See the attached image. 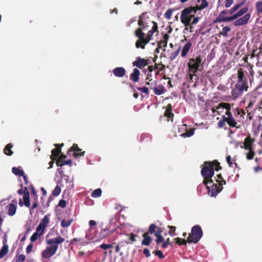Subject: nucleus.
<instances>
[{
  "mask_svg": "<svg viewBox=\"0 0 262 262\" xmlns=\"http://www.w3.org/2000/svg\"><path fill=\"white\" fill-rule=\"evenodd\" d=\"M146 14V12H143L139 16L138 21V25L139 27L135 32V36L138 38V40L136 41L135 43L137 48H140L144 49L145 45L147 44L151 40L154 33L155 32L158 33L159 32L157 23L152 21L153 26L151 29L148 32L146 37H144L145 33L143 32V30H146L148 27L146 21L144 20V16Z\"/></svg>",
  "mask_w": 262,
  "mask_h": 262,
  "instance_id": "nucleus-1",
  "label": "nucleus"
},
{
  "mask_svg": "<svg viewBox=\"0 0 262 262\" xmlns=\"http://www.w3.org/2000/svg\"><path fill=\"white\" fill-rule=\"evenodd\" d=\"M245 73L247 72L242 68H239L237 70L236 83L231 92L233 100L236 99L243 94L244 92H247L248 90V81L245 74Z\"/></svg>",
  "mask_w": 262,
  "mask_h": 262,
  "instance_id": "nucleus-2",
  "label": "nucleus"
},
{
  "mask_svg": "<svg viewBox=\"0 0 262 262\" xmlns=\"http://www.w3.org/2000/svg\"><path fill=\"white\" fill-rule=\"evenodd\" d=\"M64 241V238L62 237L58 234V236L56 238L47 239L46 243L48 245H52L51 246L47 247L41 252V256L45 258H49L54 255L58 249V244L62 243Z\"/></svg>",
  "mask_w": 262,
  "mask_h": 262,
  "instance_id": "nucleus-3",
  "label": "nucleus"
},
{
  "mask_svg": "<svg viewBox=\"0 0 262 262\" xmlns=\"http://www.w3.org/2000/svg\"><path fill=\"white\" fill-rule=\"evenodd\" d=\"M201 174L204 178L203 184L207 185L208 184L213 183L212 179L214 174V168L212 167L210 161H205L201 171Z\"/></svg>",
  "mask_w": 262,
  "mask_h": 262,
  "instance_id": "nucleus-4",
  "label": "nucleus"
},
{
  "mask_svg": "<svg viewBox=\"0 0 262 262\" xmlns=\"http://www.w3.org/2000/svg\"><path fill=\"white\" fill-rule=\"evenodd\" d=\"M202 236L203 231L201 227L199 225H195L192 228L191 233L189 234L187 238L188 243L196 244Z\"/></svg>",
  "mask_w": 262,
  "mask_h": 262,
  "instance_id": "nucleus-5",
  "label": "nucleus"
},
{
  "mask_svg": "<svg viewBox=\"0 0 262 262\" xmlns=\"http://www.w3.org/2000/svg\"><path fill=\"white\" fill-rule=\"evenodd\" d=\"M202 62V58L201 56H197L195 58H190L187 63L189 72L196 73L199 70V67Z\"/></svg>",
  "mask_w": 262,
  "mask_h": 262,
  "instance_id": "nucleus-6",
  "label": "nucleus"
},
{
  "mask_svg": "<svg viewBox=\"0 0 262 262\" xmlns=\"http://www.w3.org/2000/svg\"><path fill=\"white\" fill-rule=\"evenodd\" d=\"M212 185L211 187L207 185L206 187L210 195L213 197L216 196L217 194L222 191L223 189V183L213 184L212 183Z\"/></svg>",
  "mask_w": 262,
  "mask_h": 262,
  "instance_id": "nucleus-7",
  "label": "nucleus"
},
{
  "mask_svg": "<svg viewBox=\"0 0 262 262\" xmlns=\"http://www.w3.org/2000/svg\"><path fill=\"white\" fill-rule=\"evenodd\" d=\"M49 221L50 220L48 215H45L37 227L35 232L39 234L40 236L43 235L45 228L47 225L49 224Z\"/></svg>",
  "mask_w": 262,
  "mask_h": 262,
  "instance_id": "nucleus-8",
  "label": "nucleus"
},
{
  "mask_svg": "<svg viewBox=\"0 0 262 262\" xmlns=\"http://www.w3.org/2000/svg\"><path fill=\"white\" fill-rule=\"evenodd\" d=\"M71 152H73L72 155L75 158L83 156L85 153L84 151H81V149H80L78 147V145L75 143H74L72 146L68 150L67 154L68 155H70Z\"/></svg>",
  "mask_w": 262,
  "mask_h": 262,
  "instance_id": "nucleus-9",
  "label": "nucleus"
},
{
  "mask_svg": "<svg viewBox=\"0 0 262 262\" xmlns=\"http://www.w3.org/2000/svg\"><path fill=\"white\" fill-rule=\"evenodd\" d=\"M149 64V60L142 58L139 56L137 57L136 60L132 63L133 66L142 69Z\"/></svg>",
  "mask_w": 262,
  "mask_h": 262,
  "instance_id": "nucleus-10",
  "label": "nucleus"
},
{
  "mask_svg": "<svg viewBox=\"0 0 262 262\" xmlns=\"http://www.w3.org/2000/svg\"><path fill=\"white\" fill-rule=\"evenodd\" d=\"M189 11L188 9L185 8L181 12L180 16L181 21L186 27H188L190 25Z\"/></svg>",
  "mask_w": 262,
  "mask_h": 262,
  "instance_id": "nucleus-11",
  "label": "nucleus"
},
{
  "mask_svg": "<svg viewBox=\"0 0 262 262\" xmlns=\"http://www.w3.org/2000/svg\"><path fill=\"white\" fill-rule=\"evenodd\" d=\"M226 116H223V118L225 119L226 122L230 127H236V128H239L238 126H236L237 122L235 121L234 119L232 113L230 111H226L225 113Z\"/></svg>",
  "mask_w": 262,
  "mask_h": 262,
  "instance_id": "nucleus-12",
  "label": "nucleus"
},
{
  "mask_svg": "<svg viewBox=\"0 0 262 262\" xmlns=\"http://www.w3.org/2000/svg\"><path fill=\"white\" fill-rule=\"evenodd\" d=\"M250 17V14L247 13L243 17L234 21V25L235 26H239L246 25L249 20Z\"/></svg>",
  "mask_w": 262,
  "mask_h": 262,
  "instance_id": "nucleus-13",
  "label": "nucleus"
},
{
  "mask_svg": "<svg viewBox=\"0 0 262 262\" xmlns=\"http://www.w3.org/2000/svg\"><path fill=\"white\" fill-rule=\"evenodd\" d=\"M254 142V140L252 139L250 135L247 136L244 140V148L246 150H249L253 149V144ZM241 148H243L242 146H241Z\"/></svg>",
  "mask_w": 262,
  "mask_h": 262,
  "instance_id": "nucleus-14",
  "label": "nucleus"
},
{
  "mask_svg": "<svg viewBox=\"0 0 262 262\" xmlns=\"http://www.w3.org/2000/svg\"><path fill=\"white\" fill-rule=\"evenodd\" d=\"M16 200L14 199L12 201L11 203L8 205V214L9 215L13 216L15 214L16 211Z\"/></svg>",
  "mask_w": 262,
  "mask_h": 262,
  "instance_id": "nucleus-15",
  "label": "nucleus"
},
{
  "mask_svg": "<svg viewBox=\"0 0 262 262\" xmlns=\"http://www.w3.org/2000/svg\"><path fill=\"white\" fill-rule=\"evenodd\" d=\"M192 45V43L191 41H188L185 43L181 51V55L182 57H185L186 56L189 51L191 49Z\"/></svg>",
  "mask_w": 262,
  "mask_h": 262,
  "instance_id": "nucleus-16",
  "label": "nucleus"
},
{
  "mask_svg": "<svg viewBox=\"0 0 262 262\" xmlns=\"http://www.w3.org/2000/svg\"><path fill=\"white\" fill-rule=\"evenodd\" d=\"M113 72L115 76L118 77H122L125 75L126 70L123 67H117L113 70Z\"/></svg>",
  "mask_w": 262,
  "mask_h": 262,
  "instance_id": "nucleus-17",
  "label": "nucleus"
},
{
  "mask_svg": "<svg viewBox=\"0 0 262 262\" xmlns=\"http://www.w3.org/2000/svg\"><path fill=\"white\" fill-rule=\"evenodd\" d=\"M54 146L56 148L52 150V155L50 156V158L52 160H56V158L59 156L61 151V149L58 148L59 145L58 144H55Z\"/></svg>",
  "mask_w": 262,
  "mask_h": 262,
  "instance_id": "nucleus-18",
  "label": "nucleus"
},
{
  "mask_svg": "<svg viewBox=\"0 0 262 262\" xmlns=\"http://www.w3.org/2000/svg\"><path fill=\"white\" fill-rule=\"evenodd\" d=\"M150 89H152L155 94L157 95H161L166 91L165 88L163 85H159L153 88L150 86Z\"/></svg>",
  "mask_w": 262,
  "mask_h": 262,
  "instance_id": "nucleus-19",
  "label": "nucleus"
},
{
  "mask_svg": "<svg viewBox=\"0 0 262 262\" xmlns=\"http://www.w3.org/2000/svg\"><path fill=\"white\" fill-rule=\"evenodd\" d=\"M169 36L167 34H165L163 37V39L158 42L159 48H164V51L165 50V48L167 47L168 40Z\"/></svg>",
  "mask_w": 262,
  "mask_h": 262,
  "instance_id": "nucleus-20",
  "label": "nucleus"
},
{
  "mask_svg": "<svg viewBox=\"0 0 262 262\" xmlns=\"http://www.w3.org/2000/svg\"><path fill=\"white\" fill-rule=\"evenodd\" d=\"M140 72L137 68L133 70V73L130 75V79L135 82L139 81Z\"/></svg>",
  "mask_w": 262,
  "mask_h": 262,
  "instance_id": "nucleus-21",
  "label": "nucleus"
},
{
  "mask_svg": "<svg viewBox=\"0 0 262 262\" xmlns=\"http://www.w3.org/2000/svg\"><path fill=\"white\" fill-rule=\"evenodd\" d=\"M142 237L143 239L141 242V244L144 246H149L152 241L151 237L146 232L142 234Z\"/></svg>",
  "mask_w": 262,
  "mask_h": 262,
  "instance_id": "nucleus-22",
  "label": "nucleus"
},
{
  "mask_svg": "<svg viewBox=\"0 0 262 262\" xmlns=\"http://www.w3.org/2000/svg\"><path fill=\"white\" fill-rule=\"evenodd\" d=\"M172 105L171 104H168L167 105L166 110L165 112V115L168 118V120H171V121H172L173 117V114L172 112Z\"/></svg>",
  "mask_w": 262,
  "mask_h": 262,
  "instance_id": "nucleus-23",
  "label": "nucleus"
},
{
  "mask_svg": "<svg viewBox=\"0 0 262 262\" xmlns=\"http://www.w3.org/2000/svg\"><path fill=\"white\" fill-rule=\"evenodd\" d=\"M228 13V10H223L221 11L219 15V16L213 21L214 23H221V22H227V21H220L222 19L225 18L226 17L224 16Z\"/></svg>",
  "mask_w": 262,
  "mask_h": 262,
  "instance_id": "nucleus-24",
  "label": "nucleus"
},
{
  "mask_svg": "<svg viewBox=\"0 0 262 262\" xmlns=\"http://www.w3.org/2000/svg\"><path fill=\"white\" fill-rule=\"evenodd\" d=\"M113 233V231H110L107 228L102 229L99 233V237L101 238H104L108 237Z\"/></svg>",
  "mask_w": 262,
  "mask_h": 262,
  "instance_id": "nucleus-25",
  "label": "nucleus"
},
{
  "mask_svg": "<svg viewBox=\"0 0 262 262\" xmlns=\"http://www.w3.org/2000/svg\"><path fill=\"white\" fill-rule=\"evenodd\" d=\"M13 145L11 143L8 144L4 149V152L5 155L11 156L13 155V151L11 150Z\"/></svg>",
  "mask_w": 262,
  "mask_h": 262,
  "instance_id": "nucleus-26",
  "label": "nucleus"
},
{
  "mask_svg": "<svg viewBox=\"0 0 262 262\" xmlns=\"http://www.w3.org/2000/svg\"><path fill=\"white\" fill-rule=\"evenodd\" d=\"M210 163H211L212 167H213V168H214V171H219L222 169V167L220 165V163L219 162H218L217 160H214L212 161H210Z\"/></svg>",
  "mask_w": 262,
  "mask_h": 262,
  "instance_id": "nucleus-27",
  "label": "nucleus"
},
{
  "mask_svg": "<svg viewBox=\"0 0 262 262\" xmlns=\"http://www.w3.org/2000/svg\"><path fill=\"white\" fill-rule=\"evenodd\" d=\"M221 108H225L227 111H230L231 105L228 103L221 102L218 104L216 108L220 109Z\"/></svg>",
  "mask_w": 262,
  "mask_h": 262,
  "instance_id": "nucleus-28",
  "label": "nucleus"
},
{
  "mask_svg": "<svg viewBox=\"0 0 262 262\" xmlns=\"http://www.w3.org/2000/svg\"><path fill=\"white\" fill-rule=\"evenodd\" d=\"M8 252V246L4 245L0 250V258H3Z\"/></svg>",
  "mask_w": 262,
  "mask_h": 262,
  "instance_id": "nucleus-29",
  "label": "nucleus"
},
{
  "mask_svg": "<svg viewBox=\"0 0 262 262\" xmlns=\"http://www.w3.org/2000/svg\"><path fill=\"white\" fill-rule=\"evenodd\" d=\"M23 202L24 205L27 207H30V195H28V193L23 196Z\"/></svg>",
  "mask_w": 262,
  "mask_h": 262,
  "instance_id": "nucleus-30",
  "label": "nucleus"
},
{
  "mask_svg": "<svg viewBox=\"0 0 262 262\" xmlns=\"http://www.w3.org/2000/svg\"><path fill=\"white\" fill-rule=\"evenodd\" d=\"M157 228H158V227L155 224H151L149 226L148 231L146 232V233H147L148 234H155V232H156Z\"/></svg>",
  "mask_w": 262,
  "mask_h": 262,
  "instance_id": "nucleus-31",
  "label": "nucleus"
},
{
  "mask_svg": "<svg viewBox=\"0 0 262 262\" xmlns=\"http://www.w3.org/2000/svg\"><path fill=\"white\" fill-rule=\"evenodd\" d=\"M73 221V219H71L69 220H66L63 219L61 222V226L62 228H67L71 225Z\"/></svg>",
  "mask_w": 262,
  "mask_h": 262,
  "instance_id": "nucleus-32",
  "label": "nucleus"
},
{
  "mask_svg": "<svg viewBox=\"0 0 262 262\" xmlns=\"http://www.w3.org/2000/svg\"><path fill=\"white\" fill-rule=\"evenodd\" d=\"M12 172L16 176H22L25 173L24 171L17 167H14L12 169Z\"/></svg>",
  "mask_w": 262,
  "mask_h": 262,
  "instance_id": "nucleus-33",
  "label": "nucleus"
},
{
  "mask_svg": "<svg viewBox=\"0 0 262 262\" xmlns=\"http://www.w3.org/2000/svg\"><path fill=\"white\" fill-rule=\"evenodd\" d=\"M102 190L100 188H98L94 190L91 194L93 198H97L101 195Z\"/></svg>",
  "mask_w": 262,
  "mask_h": 262,
  "instance_id": "nucleus-34",
  "label": "nucleus"
},
{
  "mask_svg": "<svg viewBox=\"0 0 262 262\" xmlns=\"http://www.w3.org/2000/svg\"><path fill=\"white\" fill-rule=\"evenodd\" d=\"M239 17V16H238L237 13H236L235 14H234L233 15H232V16H231L230 17H226L225 18L222 19L220 21H227V22L231 21L232 20L236 19Z\"/></svg>",
  "mask_w": 262,
  "mask_h": 262,
  "instance_id": "nucleus-35",
  "label": "nucleus"
},
{
  "mask_svg": "<svg viewBox=\"0 0 262 262\" xmlns=\"http://www.w3.org/2000/svg\"><path fill=\"white\" fill-rule=\"evenodd\" d=\"M230 31V28L229 27H225L222 29V31L219 34V36L222 35L224 37H226L228 35V32Z\"/></svg>",
  "mask_w": 262,
  "mask_h": 262,
  "instance_id": "nucleus-36",
  "label": "nucleus"
},
{
  "mask_svg": "<svg viewBox=\"0 0 262 262\" xmlns=\"http://www.w3.org/2000/svg\"><path fill=\"white\" fill-rule=\"evenodd\" d=\"M180 50L181 48L179 47L176 51L170 53L169 58L171 60H173L178 56L180 53Z\"/></svg>",
  "mask_w": 262,
  "mask_h": 262,
  "instance_id": "nucleus-37",
  "label": "nucleus"
},
{
  "mask_svg": "<svg viewBox=\"0 0 262 262\" xmlns=\"http://www.w3.org/2000/svg\"><path fill=\"white\" fill-rule=\"evenodd\" d=\"M248 150H249V152L246 155V158L247 160H250L254 158L255 153L253 149H249Z\"/></svg>",
  "mask_w": 262,
  "mask_h": 262,
  "instance_id": "nucleus-38",
  "label": "nucleus"
},
{
  "mask_svg": "<svg viewBox=\"0 0 262 262\" xmlns=\"http://www.w3.org/2000/svg\"><path fill=\"white\" fill-rule=\"evenodd\" d=\"M176 244L179 245H185L188 243L187 239L185 240L180 237H177L175 238Z\"/></svg>",
  "mask_w": 262,
  "mask_h": 262,
  "instance_id": "nucleus-39",
  "label": "nucleus"
},
{
  "mask_svg": "<svg viewBox=\"0 0 262 262\" xmlns=\"http://www.w3.org/2000/svg\"><path fill=\"white\" fill-rule=\"evenodd\" d=\"M173 10L172 9H168L164 14V16L167 19H170L171 17Z\"/></svg>",
  "mask_w": 262,
  "mask_h": 262,
  "instance_id": "nucleus-40",
  "label": "nucleus"
},
{
  "mask_svg": "<svg viewBox=\"0 0 262 262\" xmlns=\"http://www.w3.org/2000/svg\"><path fill=\"white\" fill-rule=\"evenodd\" d=\"M65 165H68L69 166H72V161L71 160H63L62 162L57 165V166L62 167Z\"/></svg>",
  "mask_w": 262,
  "mask_h": 262,
  "instance_id": "nucleus-41",
  "label": "nucleus"
},
{
  "mask_svg": "<svg viewBox=\"0 0 262 262\" xmlns=\"http://www.w3.org/2000/svg\"><path fill=\"white\" fill-rule=\"evenodd\" d=\"M66 158H67L66 155L60 153V155H59L58 158L56 160V165H58V164H59L60 163L62 162L63 160H64V159Z\"/></svg>",
  "mask_w": 262,
  "mask_h": 262,
  "instance_id": "nucleus-42",
  "label": "nucleus"
},
{
  "mask_svg": "<svg viewBox=\"0 0 262 262\" xmlns=\"http://www.w3.org/2000/svg\"><path fill=\"white\" fill-rule=\"evenodd\" d=\"M256 10L257 13H262V2L256 3Z\"/></svg>",
  "mask_w": 262,
  "mask_h": 262,
  "instance_id": "nucleus-43",
  "label": "nucleus"
},
{
  "mask_svg": "<svg viewBox=\"0 0 262 262\" xmlns=\"http://www.w3.org/2000/svg\"><path fill=\"white\" fill-rule=\"evenodd\" d=\"M60 187L59 186L57 185L54 188V190L53 191L52 194L54 196H57L60 194Z\"/></svg>",
  "mask_w": 262,
  "mask_h": 262,
  "instance_id": "nucleus-44",
  "label": "nucleus"
},
{
  "mask_svg": "<svg viewBox=\"0 0 262 262\" xmlns=\"http://www.w3.org/2000/svg\"><path fill=\"white\" fill-rule=\"evenodd\" d=\"M38 206V204L37 203V198L35 200V201L33 202L32 206L30 208V213L31 214H32L33 213V210L37 208Z\"/></svg>",
  "mask_w": 262,
  "mask_h": 262,
  "instance_id": "nucleus-45",
  "label": "nucleus"
},
{
  "mask_svg": "<svg viewBox=\"0 0 262 262\" xmlns=\"http://www.w3.org/2000/svg\"><path fill=\"white\" fill-rule=\"evenodd\" d=\"M155 236L156 237L155 242L158 245L164 241V238L162 236V235H156Z\"/></svg>",
  "mask_w": 262,
  "mask_h": 262,
  "instance_id": "nucleus-46",
  "label": "nucleus"
},
{
  "mask_svg": "<svg viewBox=\"0 0 262 262\" xmlns=\"http://www.w3.org/2000/svg\"><path fill=\"white\" fill-rule=\"evenodd\" d=\"M137 90L146 95H148L149 94V89L146 86L137 88Z\"/></svg>",
  "mask_w": 262,
  "mask_h": 262,
  "instance_id": "nucleus-47",
  "label": "nucleus"
},
{
  "mask_svg": "<svg viewBox=\"0 0 262 262\" xmlns=\"http://www.w3.org/2000/svg\"><path fill=\"white\" fill-rule=\"evenodd\" d=\"M168 228H169L170 229L168 232L169 234L171 236L176 235L175 231L176 227L172 226H168Z\"/></svg>",
  "mask_w": 262,
  "mask_h": 262,
  "instance_id": "nucleus-48",
  "label": "nucleus"
},
{
  "mask_svg": "<svg viewBox=\"0 0 262 262\" xmlns=\"http://www.w3.org/2000/svg\"><path fill=\"white\" fill-rule=\"evenodd\" d=\"M248 10H249L248 7H245V8H243L241 9V10H239L237 12V13L238 15V16L240 17L241 16H242L243 15H244V14L246 13L248 11Z\"/></svg>",
  "mask_w": 262,
  "mask_h": 262,
  "instance_id": "nucleus-49",
  "label": "nucleus"
},
{
  "mask_svg": "<svg viewBox=\"0 0 262 262\" xmlns=\"http://www.w3.org/2000/svg\"><path fill=\"white\" fill-rule=\"evenodd\" d=\"M201 2L200 6L201 9H204L208 7V3L206 0H198V2Z\"/></svg>",
  "mask_w": 262,
  "mask_h": 262,
  "instance_id": "nucleus-50",
  "label": "nucleus"
},
{
  "mask_svg": "<svg viewBox=\"0 0 262 262\" xmlns=\"http://www.w3.org/2000/svg\"><path fill=\"white\" fill-rule=\"evenodd\" d=\"M26 259V256L24 254L17 255L16 258V262H24Z\"/></svg>",
  "mask_w": 262,
  "mask_h": 262,
  "instance_id": "nucleus-51",
  "label": "nucleus"
},
{
  "mask_svg": "<svg viewBox=\"0 0 262 262\" xmlns=\"http://www.w3.org/2000/svg\"><path fill=\"white\" fill-rule=\"evenodd\" d=\"M217 179H216L215 181L217 183H222L223 185L226 184V181L223 179L221 174H217Z\"/></svg>",
  "mask_w": 262,
  "mask_h": 262,
  "instance_id": "nucleus-52",
  "label": "nucleus"
},
{
  "mask_svg": "<svg viewBox=\"0 0 262 262\" xmlns=\"http://www.w3.org/2000/svg\"><path fill=\"white\" fill-rule=\"evenodd\" d=\"M262 55V47H260L258 48V51L256 52V57L257 58V60L258 61H259L260 59V56Z\"/></svg>",
  "mask_w": 262,
  "mask_h": 262,
  "instance_id": "nucleus-53",
  "label": "nucleus"
},
{
  "mask_svg": "<svg viewBox=\"0 0 262 262\" xmlns=\"http://www.w3.org/2000/svg\"><path fill=\"white\" fill-rule=\"evenodd\" d=\"M153 253L155 254V255L158 256L159 258L162 259L165 257L163 253L162 252L161 250H157L153 252Z\"/></svg>",
  "mask_w": 262,
  "mask_h": 262,
  "instance_id": "nucleus-54",
  "label": "nucleus"
},
{
  "mask_svg": "<svg viewBox=\"0 0 262 262\" xmlns=\"http://www.w3.org/2000/svg\"><path fill=\"white\" fill-rule=\"evenodd\" d=\"M41 236L37 233L36 232H34L33 235L30 237V241L32 242H35L38 238L40 237Z\"/></svg>",
  "mask_w": 262,
  "mask_h": 262,
  "instance_id": "nucleus-55",
  "label": "nucleus"
},
{
  "mask_svg": "<svg viewBox=\"0 0 262 262\" xmlns=\"http://www.w3.org/2000/svg\"><path fill=\"white\" fill-rule=\"evenodd\" d=\"M113 247V244H102L100 245L99 246L100 248H101L103 249H104V250H106L109 248H111Z\"/></svg>",
  "mask_w": 262,
  "mask_h": 262,
  "instance_id": "nucleus-56",
  "label": "nucleus"
},
{
  "mask_svg": "<svg viewBox=\"0 0 262 262\" xmlns=\"http://www.w3.org/2000/svg\"><path fill=\"white\" fill-rule=\"evenodd\" d=\"M225 122H226L225 119L223 118V117H222L221 120L220 121H219V122H218V126L220 128L223 127L224 126V125H225Z\"/></svg>",
  "mask_w": 262,
  "mask_h": 262,
  "instance_id": "nucleus-57",
  "label": "nucleus"
},
{
  "mask_svg": "<svg viewBox=\"0 0 262 262\" xmlns=\"http://www.w3.org/2000/svg\"><path fill=\"white\" fill-rule=\"evenodd\" d=\"M258 51V48L256 46H254L253 48L252 53L250 55V58H252L256 57V52Z\"/></svg>",
  "mask_w": 262,
  "mask_h": 262,
  "instance_id": "nucleus-58",
  "label": "nucleus"
},
{
  "mask_svg": "<svg viewBox=\"0 0 262 262\" xmlns=\"http://www.w3.org/2000/svg\"><path fill=\"white\" fill-rule=\"evenodd\" d=\"M163 243L162 244V245L161 246V248H166L168 246V245L170 244V241L169 238H168L166 240V241H165V242L164 241Z\"/></svg>",
  "mask_w": 262,
  "mask_h": 262,
  "instance_id": "nucleus-59",
  "label": "nucleus"
},
{
  "mask_svg": "<svg viewBox=\"0 0 262 262\" xmlns=\"http://www.w3.org/2000/svg\"><path fill=\"white\" fill-rule=\"evenodd\" d=\"M66 201L64 200H60L58 203V206L61 207L62 208H64L66 206Z\"/></svg>",
  "mask_w": 262,
  "mask_h": 262,
  "instance_id": "nucleus-60",
  "label": "nucleus"
},
{
  "mask_svg": "<svg viewBox=\"0 0 262 262\" xmlns=\"http://www.w3.org/2000/svg\"><path fill=\"white\" fill-rule=\"evenodd\" d=\"M217 89V90L223 91L224 92H225L227 90V88L224 84H219Z\"/></svg>",
  "mask_w": 262,
  "mask_h": 262,
  "instance_id": "nucleus-61",
  "label": "nucleus"
},
{
  "mask_svg": "<svg viewBox=\"0 0 262 262\" xmlns=\"http://www.w3.org/2000/svg\"><path fill=\"white\" fill-rule=\"evenodd\" d=\"M143 253L147 258L150 256V253L148 248H144L143 249Z\"/></svg>",
  "mask_w": 262,
  "mask_h": 262,
  "instance_id": "nucleus-62",
  "label": "nucleus"
},
{
  "mask_svg": "<svg viewBox=\"0 0 262 262\" xmlns=\"http://www.w3.org/2000/svg\"><path fill=\"white\" fill-rule=\"evenodd\" d=\"M128 236H129V238L131 242H134L136 241V235L134 233H131L128 234Z\"/></svg>",
  "mask_w": 262,
  "mask_h": 262,
  "instance_id": "nucleus-63",
  "label": "nucleus"
},
{
  "mask_svg": "<svg viewBox=\"0 0 262 262\" xmlns=\"http://www.w3.org/2000/svg\"><path fill=\"white\" fill-rule=\"evenodd\" d=\"M233 3V0H225V7L227 8L230 7Z\"/></svg>",
  "mask_w": 262,
  "mask_h": 262,
  "instance_id": "nucleus-64",
  "label": "nucleus"
}]
</instances>
